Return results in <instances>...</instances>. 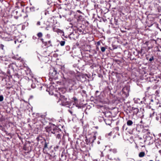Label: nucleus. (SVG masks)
Instances as JSON below:
<instances>
[{
	"label": "nucleus",
	"mask_w": 161,
	"mask_h": 161,
	"mask_svg": "<svg viewBox=\"0 0 161 161\" xmlns=\"http://www.w3.org/2000/svg\"><path fill=\"white\" fill-rule=\"evenodd\" d=\"M140 102L141 103H142V101H141Z\"/></svg>",
	"instance_id": "nucleus-60"
},
{
	"label": "nucleus",
	"mask_w": 161,
	"mask_h": 161,
	"mask_svg": "<svg viewBox=\"0 0 161 161\" xmlns=\"http://www.w3.org/2000/svg\"><path fill=\"white\" fill-rule=\"evenodd\" d=\"M110 152H112L113 154H114V155H115V154L117 153V151L116 149H113L110 150Z\"/></svg>",
	"instance_id": "nucleus-32"
},
{
	"label": "nucleus",
	"mask_w": 161,
	"mask_h": 161,
	"mask_svg": "<svg viewBox=\"0 0 161 161\" xmlns=\"http://www.w3.org/2000/svg\"><path fill=\"white\" fill-rule=\"evenodd\" d=\"M6 87L7 89H10L11 87Z\"/></svg>",
	"instance_id": "nucleus-53"
},
{
	"label": "nucleus",
	"mask_w": 161,
	"mask_h": 161,
	"mask_svg": "<svg viewBox=\"0 0 161 161\" xmlns=\"http://www.w3.org/2000/svg\"><path fill=\"white\" fill-rule=\"evenodd\" d=\"M65 43V41H61V42H60V44L61 46H64Z\"/></svg>",
	"instance_id": "nucleus-37"
},
{
	"label": "nucleus",
	"mask_w": 161,
	"mask_h": 161,
	"mask_svg": "<svg viewBox=\"0 0 161 161\" xmlns=\"http://www.w3.org/2000/svg\"><path fill=\"white\" fill-rule=\"evenodd\" d=\"M83 30L82 28L80 29L78 28L77 32H78L79 34H82L83 33Z\"/></svg>",
	"instance_id": "nucleus-28"
},
{
	"label": "nucleus",
	"mask_w": 161,
	"mask_h": 161,
	"mask_svg": "<svg viewBox=\"0 0 161 161\" xmlns=\"http://www.w3.org/2000/svg\"><path fill=\"white\" fill-rule=\"evenodd\" d=\"M3 100V97L2 95H0V102L2 101Z\"/></svg>",
	"instance_id": "nucleus-41"
},
{
	"label": "nucleus",
	"mask_w": 161,
	"mask_h": 161,
	"mask_svg": "<svg viewBox=\"0 0 161 161\" xmlns=\"http://www.w3.org/2000/svg\"><path fill=\"white\" fill-rule=\"evenodd\" d=\"M36 140L38 144H42L43 147V150L45 153V150L49 148V142L48 141H46L44 138L41 136H39L36 137Z\"/></svg>",
	"instance_id": "nucleus-3"
},
{
	"label": "nucleus",
	"mask_w": 161,
	"mask_h": 161,
	"mask_svg": "<svg viewBox=\"0 0 161 161\" xmlns=\"http://www.w3.org/2000/svg\"><path fill=\"white\" fill-rule=\"evenodd\" d=\"M157 8L158 10V12H160L161 11V7L160 6H157Z\"/></svg>",
	"instance_id": "nucleus-36"
},
{
	"label": "nucleus",
	"mask_w": 161,
	"mask_h": 161,
	"mask_svg": "<svg viewBox=\"0 0 161 161\" xmlns=\"http://www.w3.org/2000/svg\"><path fill=\"white\" fill-rule=\"evenodd\" d=\"M113 73H114L115 74H118L117 72H113Z\"/></svg>",
	"instance_id": "nucleus-57"
},
{
	"label": "nucleus",
	"mask_w": 161,
	"mask_h": 161,
	"mask_svg": "<svg viewBox=\"0 0 161 161\" xmlns=\"http://www.w3.org/2000/svg\"><path fill=\"white\" fill-rule=\"evenodd\" d=\"M14 57V59H15L18 60H20L21 59L20 57Z\"/></svg>",
	"instance_id": "nucleus-45"
},
{
	"label": "nucleus",
	"mask_w": 161,
	"mask_h": 161,
	"mask_svg": "<svg viewBox=\"0 0 161 161\" xmlns=\"http://www.w3.org/2000/svg\"><path fill=\"white\" fill-rule=\"evenodd\" d=\"M77 12H78L79 13H80V14H82V12L80 11V10H77Z\"/></svg>",
	"instance_id": "nucleus-50"
},
{
	"label": "nucleus",
	"mask_w": 161,
	"mask_h": 161,
	"mask_svg": "<svg viewBox=\"0 0 161 161\" xmlns=\"http://www.w3.org/2000/svg\"><path fill=\"white\" fill-rule=\"evenodd\" d=\"M144 101H143L144 103L147 105H151V98L148 97H144Z\"/></svg>",
	"instance_id": "nucleus-14"
},
{
	"label": "nucleus",
	"mask_w": 161,
	"mask_h": 161,
	"mask_svg": "<svg viewBox=\"0 0 161 161\" xmlns=\"http://www.w3.org/2000/svg\"><path fill=\"white\" fill-rule=\"evenodd\" d=\"M72 99H73V100L75 102V103H76V102H77L78 101L77 99L75 97H74L72 98Z\"/></svg>",
	"instance_id": "nucleus-38"
},
{
	"label": "nucleus",
	"mask_w": 161,
	"mask_h": 161,
	"mask_svg": "<svg viewBox=\"0 0 161 161\" xmlns=\"http://www.w3.org/2000/svg\"><path fill=\"white\" fill-rule=\"evenodd\" d=\"M80 43H79L78 42L76 43V45L77 47H83V46H84V45H80Z\"/></svg>",
	"instance_id": "nucleus-33"
},
{
	"label": "nucleus",
	"mask_w": 161,
	"mask_h": 161,
	"mask_svg": "<svg viewBox=\"0 0 161 161\" xmlns=\"http://www.w3.org/2000/svg\"><path fill=\"white\" fill-rule=\"evenodd\" d=\"M57 31L58 32H63V31H61V30H59V29H58Z\"/></svg>",
	"instance_id": "nucleus-49"
},
{
	"label": "nucleus",
	"mask_w": 161,
	"mask_h": 161,
	"mask_svg": "<svg viewBox=\"0 0 161 161\" xmlns=\"http://www.w3.org/2000/svg\"><path fill=\"white\" fill-rule=\"evenodd\" d=\"M37 25H41V22L40 21H38L37 22Z\"/></svg>",
	"instance_id": "nucleus-48"
},
{
	"label": "nucleus",
	"mask_w": 161,
	"mask_h": 161,
	"mask_svg": "<svg viewBox=\"0 0 161 161\" xmlns=\"http://www.w3.org/2000/svg\"><path fill=\"white\" fill-rule=\"evenodd\" d=\"M42 86H41V87H40V88H41V89H42Z\"/></svg>",
	"instance_id": "nucleus-63"
},
{
	"label": "nucleus",
	"mask_w": 161,
	"mask_h": 161,
	"mask_svg": "<svg viewBox=\"0 0 161 161\" xmlns=\"http://www.w3.org/2000/svg\"><path fill=\"white\" fill-rule=\"evenodd\" d=\"M4 129V127L3 126L0 125V129L3 130Z\"/></svg>",
	"instance_id": "nucleus-43"
},
{
	"label": "nucleus",
	"mask_w": 161,
	"mask_h": 161,
	"mask_svg": "<svg viewBox=\"0 0 161 161\" xmlns=\"http://www.w3.org/2000/svg\"><path fill=\"white\" fill-rule=\"evenodd\" d=\"M155 146L158 149L159 148L161 147V140L160 139H158L155 142Z\"/></svg>",
	"instance_id": "nucleus-18"
},
{
	"label": "nucleus",
	"mask_w": 161,
	"mask_h": 161,
	"mask_svg": "<svg viewBox=\"0 0 161 161\" xmlns=\"http://www.w3.org/2000/svg\"><path fill=\"white\" fill-rule=\"evenodd\" d=\"M138 53L139 54L142 55H143L145 53L144 51H143V50L142 49H141L140 51H139Z\"/></svg>",
	"instance_id": "nucleus-31"
},
{
	"label": "nucleus",
	"mask_w": 161,
	"mask_h": 161,
	"mask_svg": "<svg viewBox=\"0 0 161 161\" xmlns=\"http://www.w3.org/2000/svg\"><path fill=\"white\" fill-rule=\"evenodd\" d=\"M106 158L111 160H113L115 159V156L111 152H109L106 155Z\"/></svg>",
	"instance_id": "nucleus-11"
},
{
	"label": "nucleus",
	"mask_w": 161,
	"mask_h": 161,
	"mask_svg": "<svg viewBox=\"0 0 161 161\" xmlns=\"http://www.w3.org/2000/svg\"><path fill=\"white\" fill-rule=\"evenodd\" d=\"M57 97L59 98L58 102L61 101L63 105L66 104L65 103L68 102L67 97L64 94L61 95L59 93L57 94Z\"/></svg>",
	"instance_id": "nucleus-4"
},
{
	"label": "nucleus",
	"mask_w": 161,
	"mask_h": 161,
	"mask_svg": "<svg viewBox=\"0 0 161 161\" xmlns=\"http://www.w3.org/2000/svg\"><path fill=\"white\" fill-rule=\"evenodd\" d=\"M142 108H140V111L137 108L133 107V114L132 115L134 116L135 115H137L139 113H140Z\"/></svg>",
	"instance_id": "nucleus-15"
},
{
	"label": "nucleus",
	"mask_w": 161,
	"mask_h": 161,
	"mask_svg": "<svg viewBox=\"0 0 161 161\" xmlns=\"http://www.w3.org/2000/svg\"><path fill=\"white\" fill-rule=\"evenodd\" d=\"M31 99H32V98H33V97L32 96H31Z\"/></svg>",
	"instance_id": "nucleus-56"
},
{
	"label": "nucleus",
	"mask_w": 161,
	"mask_h": 161,
	"mask_svg": "<svg viewBox=\"0 0 161 161\" xmlns=\"http://www.w3.org/2000/svg\"><path fill=\"white\" fill-rule=\"evenodd\" d=\"M33 39H35L34 36H33Z\"/></svg>",
	"instance_id": "nucleus-62"
},
{
	"label": "nucleus",
	"mask_w": 161,
	"mask_h": 161,
	"mask_svg": "<svg viewBox=\"0 0 161 161\" xmlns=\"http://www.w3.org/2000/svg\"><path fill=\"white\" fill-rule=\"evenodd\" d=\"M25 71L26 75H28L30 74V69L27 67L26 68V69L25 70Z\"/></svg>",
	"instance_id": "nucleus-25"
},
{
	"label": "nucleus",
	"mask_w": 161,
	"mask_h": 161,
	"mask_svg": "<svg viewBox=\"0 0 161 161\" xmlns=\"http://www.w3.org/2000/svg\"><path fill=\"white\" fill-rule=\"evenodd\" d=\"M36 8L34 7H31V11H34Z\"/></svg>",
	"instance_id": "nucleus-40"
},
{
	"label": "nucleus",
	"mask_w": 161,
	"mask_h": 161,
	"mask_svg": "<svg viewBox=\"0 0 161 161\" xmlns=\"http://www.w3.org/2000/svg\"><path fill=\"white\" fill-rule=\"evenodd\" d=\"M104 120L106 124L108 125H110L112 123V119H109L108 118L105 119Z\"/></svg>",
	"instance_id": "nucleus-19"
},
{
	"label": "nucleus",
	"mask_w": 161,
	"mask_h": 161,
	"mask_svg": "<svg viewBox=\"0 0 161 161\" xmlns=\"http://www.w3.org/2000/svg\"><path fill=\"white\" fill-rule=\"evenodd\" d=\"M86 139H85V141L86 142V144H88L90 142L91 143V141H90L89 139H87L86 137Z\"/></svg>",
	"instance_id": "nucleus-34"
},
{
	"label": "nucleus",
	"mask_w": 161,
	"mask_h": 161,
	"mask_svg": "<svg viewBox=\"0 0 161 161\" xmlns=\"http://www.w3.org/2000/svg\"><path fill=\"white\" fill-rule=\"evenodd\" d=\"M125 124L122 127V129L123 130H124V129L125 128Z\"/></svg>",
	"instance_id": "nucleus-52"
},
{
	"label": "nucleus",
	"mask_w": 161,
	"mask_h": 161,
	"mask_svg": "<svg viewBox=\"0 0 161 161\" xmlns=\"http://www.w3.org/2000/svg\"><path fill=\"white\" fill-rule=\"evenodd\" d=\"M58 71L55 68L53 67L50 70L49 74L53 77H55Z\"/></svg>",
	"instance_id": "nucleus-10"
},
{
	"label": "nucleus",
	"mask_w": 161,
	"mask_h": 161,
	"mask_svg": "<svg viewBox=\"0 0 161 161\" xmlns=\"http://www.w3.org/2000/svg\"><path fill=\"white\" fill-rule=\"evenodd\" d=\"M59 148V146H57L56 147H54V149H58Z\"/></svg>",
	"instance_id": "nucleus-51"
},
{
	"label": "nucleus",
	"mask_w": 161,
	"mask_h": 161,
	"mask_svg": "<svg viewBox=\"0 0 161 161\" xmlns=\"http://www.w3.org/2000/svg\"><path fill=\"white\" fill-rule=\"evenodd\" d=\"M156 93H157V94H158L159 93H158V91L157 90L156 91Z\"/></svg>",
	"instance_id": "nucleus-54"
},
{
	"label": "nucleus",
	"mask_w": 161,
	"mask_h": 161,
	"mask_svg": "<svg viewBox=\"0 0 161 161\" xmlns=\"http://www.w3.org/2000/svg\"><path fill=\"white\" fill-rule=\"evenodd\" d=\"M4 47V46L3 44H0V49L1 48L2 50H3Z\"/></svg>",
	"instance_id": "nucleus-44"
},
{
	"label": "nucleus",
	"mask_w": 161,
	"mask_h": 161,
	"mask_svg": "<svg viewBox=\"0 0 161 161\" xmlns=\"http://www.w3.org/2000/svg\"><path fill=\"white\" fill-rule=\"evenodd\" d=\"M67 10L66 9L64 10V11L62 12L61 13V15L63 17L65 18L67 15V14L66 13Z\"/></svg>",
	"instance_id": "nucleus-24"
},
{
	"label": "nucleus",
	"mask_w": 161,
	"mask_h": 161,
	"mask_svg": "<svg viewBox=\"0 0 161 161\" xmlns=\"http://www.w3.org/2000/svg\"><path fill=\"white\" fill-rule=\"evenodd\" d=\"M35 80V82L34 83H32L31 85V87L33 88H35L36 87V83L37 82V81L36 80V79H34Z\"/></svg>",
	"instance_id": "nucleus-26"
},
{
	"label": "nucleus",
	"mask_w": 161,
	"mask_h": 161,
	"mask_svg": "<svg viewBox=\"0 0 161 161\" xmlns=\"http://www.w3.org/2000/svg\"><path fill=\"white\" fill-rule=\"evenodd\" d=\"M20 77V75L18 73H15L14 75V78L16 80L19 79Z\"/></svg>",
	"instance_id": "nucleus-22"
},
{
	"label": "nucleus",
	"mask_w": 161,
	"mask_h": 161,
	"mask_svg": "<svg viewBox=\"0 0 161 161\" xmlns=\"http://www.w3.org/2000/svg\"><path fill=\"white\" fill-rule=\"evenodd\" d=\"M69 112L70 113V114H72V112L71 111H70V110H69Z\"/></svg>",
	"instance_id": "nucleus-55"
},
{
	"label": "nucleus",
	"mask_w": 161,
	"mask_h": 161,
	"mask_svg": "<svg viewBox=\"0 0 161 161\" xmlns=\"http://www.w3.org/2000/svg\"><path fill=\"white\" fill-rule=\"evenodd\" d=\"M111 134V132H110V133H109V134H108V135H110V134Z\"/></svg>",
	"instance_id": "nucleus-59"
},
{
	"label": "nucleus",
	"mask_w": 161,
	"mask_h": 161,
	"mask_svg": "<svg viewBox=\"0 0 161 161\" xmlns=\"http://www.w3.org/2000/svg\"><path fill=\"white\" fill-rule=\"evenodd\" d=\"M119 43H120L122 45H123L124 47H125L126 48H130V47L131 46V45H132V44L129 42H125V43H123V42H122V41H118Z\"/></svg>",
	"instance_id": "nucleus-13"
},
{
	"label": "nucleus",
	"mask_w": 161,
	"mask_h": 161,
	"mask_svg": "<svg viewBox=\"0 0 161 161\" xmlns=\"http://www.w3.org/2000/svg\"><path fill=\"white\" fill-rule=\"evenodd\" d=\"M74 35L73 34H70V35L69 36V37L70 38V39L72 40L73 39L71 38V37L72 36Z\"/></svg>",
	"instance_id": "nucleus-46"
},
{
	"label": "nucleus",
	"mask_w": 161,
	"mask_h": 161,
	"mask_svg": "<svg viewBox=\"0 0 161 161\" xmlns=\"http://www.w3.org/2000/svg\"><path fill=\"white\" fill-rule=\"evenodd\" d=\"M37 36L39 38H41L42 36V34L41 32H39L37 34Z\"/></svg>",
	"instance_id": "nucleus-35"
},
{
	"label": "nucleus",
	"mask_w": 161,
	"mask_h": 161,
	"mask_svg": "<svg viewBox=\"0 0 161 161\" xmlns=\"http://www.w3.org/2000/svg\"><path fill=\"white\" fill-rule=\"evenodd\" d=\"M130 87L128 86H125L122 90L123 95L125 97H127L129 95Z\"/></svg>",
	"instance_id": "nucleus-5"
},
{
	"label": "nucleus",
	"mask_w": 161,
	"mask_h": 161,
	"mask_svg": "<svg viewBox=\"0 0 161 161\" xmlns=\"http://www.w3.org/2000/svg\"><path fill=\"white\" fill-rule=\"evenodd\" d=\"M30 10V7H27L26 8V13H29V12L28 11V10Z\"/></svg>",
	"instance_id": "nucleus-39"
},
{
	"label": "nucleus",
	"mask_w": 161,
	"mask_h": 161,
	"mask_svg": "<svg viewBox=\"0 0 161 161\" xmlns=\"http://www.w3.org/2000/svg\"><path fill=\"white\" fill-rule=\"evenodd\" d=\"M46 129L47 132L54 134L56 138L60 140L59 143L61 142V137L64 134L60 128L55 125L50 123L46 127Z\"/></svg>",
	"instance_id": "nucleus-1"
},
{
	"label": "nucleus",
	"mask_w": 161,
	"mask_h": 161,
	"mask_svg": "<svg viewBox=\"0 0 161 161\" xmlns=\"http://www.w3.org/2000/svg\"><path fill=\"white\" fill-rule=\"evenodd\" d=\"M133 123L132 121L130 120H129L127 121V125L128 126H131L133 124Z\"/></svg>",
	"instance_id": "nucleus-27"
},
{
	"label": "nucleus",
	"mask_w": 161,
	"mask_h": 161,
	"mask_svg": "<svg viewBox=\"0 0 161 161\" xmlns=\"http://www.w3.org/2000/svg\"><path fill=\"white\" fill-rule=\"evenodd\" d=\"M42 47H44L45 48L51 46L50 41H42Z\"/></svg>",
	"instance_id": "nucleus-9"
},
{
	"label": "nucleus",
	"mask_w": 161,
	"mask_h": 161,
	"mask_svg": "<svg viewBox=\"0 0 161 161\" xmlns=\"http://www.w3.org/2000/svg\"><path fill=\"white\" fill-rule=\"evenodd\" d=\"M133 107L129 108L127 109L126 112L127 114L129 113V115H132L133 114Z\"/></svg>",
	"instance_id": "nucleus-20"
},
{
	"label": "nucleus",
	"mask_w": 161,
	"mask_h": 161,
	"mask_svg": "<svg viewBox=\"0 0 161 161\" xmlns=\"http://www.w3.org/2000/svg\"><path fill=\"white\" fill-rule=\"evenodd\" d=\"M153 161V160H150V161Z\"/></svg>",
	"instance_id": "nucleus-64"
},
{
	"label": "nucleus",
	"mask_w": 161,
	"mask_h": 161,
	"mask_svg": "<svg viewBox=\"0 0 161 161\" xmlns=\"http://www.w3.org/2000/svg\"><path fill=\"white\" fill-rule=\"evenodd\" d=\"M154 42H155V43H156V42H157V41H154Z\"/></svg>",
	"instance_id": "nucleus-61"
},
{
	"label": "nucleus",
	"mask_w": 161,
	"mask_h": 161,
	"mask_svg": "<svg viewBox=\"0 0 161 161\" xmlns=\"http://www.w3.org/2000/svg\"><path fill=\"white\" fill-rule=\"evenodd\" d=\"M32 114L34 117H35V118L33 119V124L32 129H34L35 133H37L38 130H41L42 128L43 125L42 121V119L37 114H35V113H33Z\"/></svg>",
	"instance_id": "nucleus-2"
},
{
	"label": "nucleus",
	"mask_w": 161,
	"mask_h": 161,
	"mask_svg": "<svg viewBox=\"0 0 161 161\" xmlns=\"http://www.w3.org/2000/svg\"><path fill=\"white\" fill-rule=\"evenodd\" d=\"M70 24L72 25V26H71V28H72L73 30L75 31V32H77L78 28L77 26V23L74 24L72 22V23H70Z\"/></svg>",
	"instance_id": "nucleus-16"
},
{
	"label": "nucleus",
	"mask_w": 161,
	"mask_h": 161,
	"mask_svg": "<svg viewBox=\"0 0 161 161\" xmlns=\"http://www.w3.org/2000/svg\"><path fill=\"white\" fill-rule=\"evenodd\" d=\"M97 46H99L100 45V41H99L98 42H97Z\"/></svg>",
	"instance_id": "nucleus-47"
},
{
	"label": "nucleus",
	"mask_w": 161,
	"mask_h": 161,
	"mask_svg": "<svg viewBox=\"0 0 161 161\" xmlns=\"http://www.w3.org/2000/svg\"><path fill=\"white\" fill-rule=\"evenodd\" d=\"M145 155V153L144 152H142L140 153L139 154L138 156L139 157L142 158Z\"/></svg>",
	"instance_id": "nucleus-29"
},
{
	"label": "nucleus",
	"mask_w": 161,
	"mask_h": 161,
	"mask_svg": "<svg viewBox=\"0 0 161 161\" xmlns=\"http://www.w3.org/2000/svg\"><path fill=\"white\" fill-rule=\"evenodd\" d=\"M154 41H146L145 43L143 42V43L144 45H146L147 47L148 50L152 48L154 46Z\"/></svg>",
	"instance_id": "nucleus-7"
},
{
	"label": "nucleus",
	"mask_w": 161,
	"mask_h": 161,
	"mask_svg": "<svg viewBox=\"0 0 161 161\" xmlns=\"http://www.w3.org/2000/svg\"><path fill=\"white\" fill-rule=\"evenodd\" d=\"M97 134V131H94L91 135L89 138L91 143H92L94 142V141L96 139Z\"/></svg>",
	"instance_id": "nucleus-8"
},
{
	"label": "nucleus",
	"mask_w": 161,
	"mask_h": 161,
	"mask_svg": "<svg viewBox=\"0 0 161 161\" xmlns=\"http://www.w3.org/2000/svg\"><path fill=\"white\" fill-rule=\"evenodd\" d=\"M82 16L81 15H77L76 17H75L77 19V21H79L80 20L82 19Z\"/></svg>",
	"instance_id": "nucleus-30"
},
{
	"label": "nucleus",
	"mask_w": 161,
	"mask_h": 161,
	"mask_svg": "<svg viewBox=\"0 0 161 161\" xmlns=\"http://www.w3.org/2000/svg\"><path fill=\"white\" fill-rule=\"evenodd\" d=\"M62 16V15H61V14H60L59 15V16L61 18V16Z\"/></svg>",
	"instance_id": "nucleus-58"
},
{
	"label": "nucleus",
	"mask_w": 161,
	"mask_h": 161,
	"mask_svg": "<svg viewBox=\"0 0 161 161\" xmlns=\"http://www.w3.org/2000/svg\"><path fill=\"white\" fill-rule=\"evenodd\" d=\"M158 100H156V99H153L151 98V105H155L158 104Z\"/></svg>",
	"instance_id": "nucleus-17"
},
{
	"label": "nucleus",
	"mask_w": 161,
	"mask_h": 161,
	"mask_svg": "<svg viewBox=\"0 0 161 161\" xmlns=\"http://www.w3.org/2000/svg\"><path fill=\"white\" fill-rule=\"evenodd\" d=\"M146 59L150 63H151L154 59L153 56L150 53H149L148 54L146 55Z\"/></svg>",
	"instance_id": "nucleus-12"
},
{
	"label": "nucleus",
	"mask_w": 161,
	"mask_h": 161,
	"mask_svg": "<svg viewBox=\"0 0 161 161\" xmlns=\"http://www.w3.org/2000/svg\"><path fill=\"white\" fill-rule=\"evenodd\" d=\"M160 30L161 31V29H160ZM156 37L158 39L161 40V32H160L158 33L156 35Z\"/></svg>",
	"instance_id": "nucleus-23"
},
{
	"label": "nucleus",
	"mask_w": 161,
	"mask_h": 161,
	"mask_svg": "<svg viewBox=\"0 0 161 161\" xmlns=\"http://www.w3.org/2000/svg\"><path fill=\"white\" fill-rule=\"evenodd\" d=\"M75 77L78 80L81 81L84 80L86 79L84 75L80 72L76 73L75 75Z\"/></svg>",
	"instance_id": "nucleus-6"
},
{
	"label": "nucleus",
	"mask_w": 161,
	"mask_h": 161,
	"mask_svg": "<svg viewBox=\"0 0 161 161\" xmlns=\"http://www.w3.org/2000/svg\"><path fill=\"white\" fill-rule=\"evenodd\" d=\"M106 49V48L104 47H101V50L102 52H104Z\"/></svg>",
	"instance_id": "nucleus-42"
},
{
	"label": "nucleus",
	"mask_w": 161,
	"mask_h": 161,
	"mask_svg": "<svg viewBox=\"0 0 161 161\" xmlns=\"http://www.w3.org/2000/svg\"><path fill=\"white\" fill-rule=\"evenodd\" d=\"M56 156L54 155H52L49 154H48L47 157L49 159H50L52 160H53L55 159H54V158H55V157Z\"/></svg>",
	"instance_id": "nucleus-21"
}]
</instances>
